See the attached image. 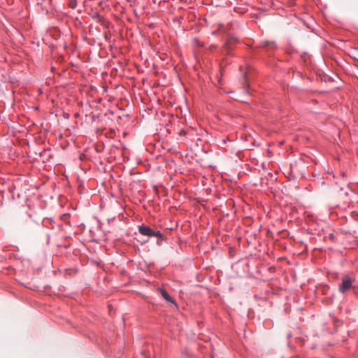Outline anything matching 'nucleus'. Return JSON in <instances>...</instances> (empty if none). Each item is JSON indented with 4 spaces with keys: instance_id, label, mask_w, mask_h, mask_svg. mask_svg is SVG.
Listing matches in <instances>:
<instances>
[{
    "instance_id": "1",
    "label": "nucleus",
    "mask_w": 358,
    "mask_h": 358,
    "mask_svg": "<svg viewBox=\"0 0 358 358\" xmlns=\"http://www.w3.org/2000/svg\"><path fill=\"white\" fill-rule=\"evenodd\" d=\"M355 281L354 278L350 277L348 275H344L341 279V282L339 284L338 290L341 293L345 294L350 288L353 287L352 283Z\"/></svg>"
},
{
    "instance_id": "2",
    "label": "nucleus",
    "mask_w": 358,
    "mask_h": 358,
    "mask_svg": "<svg viewBox=\"0 0 358 358\" xmlns=\"http://www.w3.org/2000/svg\"><path fill=\"white\" fill-rule=\"evenodd\" d=\"M138 231L143 236H148L149 238L153 237L154 230L147 225H140L138 227Z\"/></svg>"
},
{
    "instance_id": "3",
    "label": "nucleus",
    "mask_w": 358,
    "mask_h": 358,
    "mask_svg": "<svg viewBox=\"0 0 358 358\" xmlns=\"http://www.w3.org/2000/svg\"><path fill=\"white\" fill-rule=\"evenodd\" d=\"M42 226L50 230H55L56 223L52 217H45L42 221Z\"/></svg>"
},
{
    "instance_id": "4",
    "label": "nucleus",
    "mask_w": 358,
    "mask_h": 358,
    "mask_svg": "<svg viewBox=\"0 0 358 358\" xmlns=\"http://www.w3.org/2000/svg\"><path fill=\"white\" fill-rule=\"evenodd\" d=\"M160 292L162 297L166 301L172 304H173L176 307H178L176 301L171 296L170 294L164 289H160Z\"/></svg>"
},
{
    "instance_id": "5",
    "label": "nucleus",
    "mask_w": 358,
    "mask_h": 358,
    "mask_svg": "<svg viewBox=\"0 0 358 358\" xmlns=\"http://www.w3.org/2000/svg\"><path fill=\"white\" fill-rule=\"evenodd\" d=\"M260 46L264 48H270L271 50L277 48V45L274 41H262Z\"/></svg>"
},
{
    "instance_id": "6",
    "label": "nucleus",
    "mask_w": 358,
    "mask_h": 358,
    "mask_svg": "<svg viewBox=\"0 0 358 358\" xmlns=\"http://www.w3.org/2000/svg\"><path fill=\"white\" fill-rule=\"evenodd\" d=\"M154 236L158 237L162 241L165 240V237L164 236V235L162 234V232L160 231H154L153 237Z\"/></svg>"
},
{
    "instance_id": "7",
    "label": "nucleus",
    "mask_w": 358,
    "mask_h": 358,
    "mask_svg": "<svg viewBox=\"0 0 358 358\" xmlns=\"http://www.w3.org/2000/svg\"><path fill=\"white\" fill-rule=\"evenodd\" d=\"M46 236H47V243L48 244L50 242V234L49 233H48V234H46Z\"/></svg>"
},
{
    "instance_id": "8",
    "label": "nucleus",
    "mask_w": 358,
    "mask_h": 358,
    "mask_svg": "<svg viewBox=\"0 0 358 358\" xmlns=\"http://www.w3.org/2000/svg\"><path fill=\"white\" fill-rule=\"evenodd\" d=\"M65 119H69V114L67 113H64V115H63Z\"/></svg>"
},
{
    "instance_id": "9",
    "label": "nucleus",
    "mask_w": 358,
    "mask_h": 358,
    "mask_svg": "<svg viewBox=\"0 0 358 358\" xmlns=\"http://www.w3.org/2000/svg\"><path fill=\"white\" fill-rule=\"evenodd\" d=\"M76 1H74L73 2L71 3V7L72 8H76Z\"/></svg>"
},
{
    "instance_id": "10",
    "label": "nucleus",
    "mask_w": 358,
    "mask_h": 358,
    "mask_svg": "<svg viewBox=\"0 0 358 358\" xmlns=\"http://www.w3.org/2000/svg\"><path fill=\"white\" fill-rule=\"evenodd\" d=\"M329 237L330 239H333L334 238V235L333 234H330L329 235Z\"/></svg>"
},
{
    "instance_id": "11",
    "label": "nucleus",
    "mask_w": 358,
    "mask_h": 358,
    "mask_svg": "<svg viewBox=\"0 0 358 358\" xmlns=\"http://www.w3.org/2000/svg\"><path fill=\"white\" fill-rule=\"evenodd\" d=\"M99 16H100V15H99V13H96L95 15H94V17H98Z\"/></svg>"
},
{
    "instance_id": "12",
    "label": "nucleus",
    "mask_w": 358,
    "mask_h": 358,
    "mask_svg": "<svg viewBox=\"0 0 358 358\" xmlns=\"http://www.w3.org/2000/svg\"><path fill=\"white\" fill-rule=\"evenodd\" d=\"M291 336H292V334H289L287 335V337H291Z\"/></svg>"
},
{
    "instance_id": "13",
    "label": "nucleus",
    "mask_w": 358,
    "mask_h": 358,
    "mask_svg": "<svg viewBox=\"0 0 358 358\" xmlns=\"http://www.w3.org/2000/svg\"><path fill=\"white\" fill-rule=\"evenodd\" d=\"M178 134H179L180 136H181V135L182 134V131L179 132V133H178Z\"/></svg>"
},
{
    "instance_id": "14",
    "label": "nucleus",
    "mask_w": 358,
    "mask_h": 358,
    "mask_svg": "<svg viewBox=\"0 0 358 358\" xmlns=\"http://www.w3.org/2000/svg\"><path fill=\"white\" fill-rule=\"evenodd\" d=\"M357 185H358V182H357Z\"/></svg>"
}]
</instances>
